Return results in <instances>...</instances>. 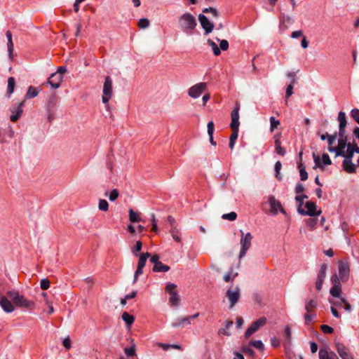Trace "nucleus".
<instances>
[{
    "mask_svg": "<svg viewBox=\"0 0 359 359\" xmlns=\"http://www.w3.org/2000/svg\"><path fill=\"white\" fill-rule=\"evenodd\" d=\"M178 25L182 32L187 34H192L197 26V21L192 14L185 13L180 16Z\"/></svg>",
    "mask_w": 359,
    "mask_h": 359,
    "instance_id": "obj_1",
    "label": "nucleus"
},
{
    "mask_svg": "<svg viewBox=\"0 0 359 359\" xmlns=\"http://www.w3.org/2000/svg\"><path fill=\"white\" fill-rule=\"evenodd\" d=\"M6 294L12 299L16 306L28 309H32L34 307V302L33 301L26 299L23 295L20 294L18 291L9 290Z\"/></svg>",
    "mask_w": 359,
    "mask_h": 359,
    "instance_id": "obj_2",
    "label": "nucleus"
},
{
    "mask_svg": "<svg viewBox=\"0 0 359 359\" xmlns=\"http://www.w3.org/2000/svg\"><path fill=\"white\" fill-rule=\"evenodd\" d=\"M57 97L55 94H52L48 97L46 104V112L49 123L55 118V114L57 109Z\"/></svg>",
    "mask_w": 359,
    "mask_h": 359,
    "instance_id": "obj_3",
    "label": "nucleus"
},
{
    "mask_svg": "<svg viewBox=\"0 0 359 359\" xmlns=\"http://www.w3.org/2000/svg\"><path fill=\"white\" fill-rule=\"evenodd\" d=\"M240 233H241V241H240L241 248L238 258H239V259H241L242 258H243L245 256L248 250L250 248L251 242H252L253 237L250 232H248L247 233H244V232L242 230H240Z\"/></svg>",
    "mask_w": 359,
    "mask_h": 359,
    "instance_id": "obj_4",
    "label": "nucleus"
},
{
    "mask_svg": "<svg viewBox=\"0 0 359 359\" xmlns=\"http://www.w3.org/2000/svg\"><path fill=\"white\" fill-rule=\"evenodd\" d=\"M305 208H306V210L303 208H297V212L301 215H308L310 217H317L322 212L320 210H316L317 205L313 201H306L305 203Z\"/></svg>",
    "mask_w": 359,
    "mask_h": 359,
    "instance_id": "obj_5",
    "label": "nucleus"
},
{
    "mask_svg": "<svg viewBox=\"0 0 359 359\" xmlns=\"http://www.w3.org/2000/svg\"><path fill=\"white\" fill-rule=\"evenodd\" d=\"M113 88H112V79L109 76H107L104 79L102 101L104 104H108L109 101L112 97Z\"/></svg>",
    "mask_w": 359,
    "mask_h": 359,
    "instance_id": "obj_6",
    "label": "nucleus"
},
{
    "mask_svg": "<svg viewBox=\"0 0 359 359\" xmlns=\"http://www.w3.org/2000/svg\"><path fill=\"white\" fill-rule=\"evenodd\" d=\"M177 285L168 283L165 286V292L170 294L169 302L172 306H177L180 302V297L178 293L175 290Z\"/></svg>",
    "mask_w": 359,
    "mask_h": 359,
    "instance_id": "obj_7",
    "label": "nucleus"
},
{
    "mask_svg": "<svg viewBox=\"0 0 359 359\" xmlns=\"http://www.w3.org/2000/svg\"><path fill=\"white\" fill-rule=\"evenodd\" d=\"M339 276L342 282H346L349 276L350 268L348 262L346 260L341 259L339 261Z\"/></svg>",
    "mask_w": 359,
    "mask_h": 359,
    "instance_id": "obj_8",
    "label": "nucleus"
},
{
    "mask_svg": "<svg viewBox=\"0 0 359 359\" xmlns=\"http://www.w3.org/2000/svg\"><path fill=\"white\" fill-rule=\"evenodd\" d=\"M313 158L315 163V166L313 169L317 168L323 169L325 165H329L332 164V161L329 156V155L326 153H324L322 155V163L320 162V158L319 156L316 155L315 153L313 154Z\"/></svg>",
    "mask_w": 359,
    "mask_h": 359,
    "instance_id": "obj_9",
    "label": "nucleus"
},
{
    "mask_svg": "<svg viewBox=\"0 0 359 359\" xmlns=\"http://www.w3.org/2000/svg\"><path fill=\"white\" fill-rule=\"evenodd\" d=\"M269 203L271 208V212L273 215H277L278 211H280L281 213L284 215L286 214V211L282 207L281 203L276 200L274 196H269Z\"/></svg>",
    "mask_w": 359,
    "mask_h": 359,
    "instance_id": "obj_10",
    "label": "nucleus"
},
{
    "mask_svg": "<svg viewBox=\"0 0 359 359\" xmlns=\"http://www.w3.org/2000/svg\"><path fill=\"white\" fill-rule=\"evenodd\" d=\"M198 21L205 31V34L208 35L214 29V23L210 22L209 19L203 13L198 15Z\"/></svg>",
    "mask_w": 359,
    "mask_h": 359,
    "instance_id": "obj_11",
    "label": "nucleus"
},
{
    "mask_svg": "<svg viewBox=\"0 0 359 359\" xmlns=\"http://www.w3.org/2000/svg\"><path fill=\"white\" fill-rule=\"evenodd\" d=\"M226 297L230 301L229 308H233L235 306V304L238 302L241 297L239 287L236 286L234 290H231L230 288L228 289L226 292Z\"/></svg>",
    "mask_w": 359,
    "mask_h": 359,
    "instance_id": "obj_12",
    "label": "nucleus"
},
{
    "mask_svg": "<svg viewBox=\"0 0 359 359\" xmlns=\"http://www.w3.org/2000/svg\"><path fill=\"white\" fill-rule=\"evenodd\" d=\"M207 84L205 82H201L189 89L188 94L192 98H198L201 96L203 90L206 88Z\"/></svg>",
    "mask_w": 359,
    "mask_h": 359,
    "instance_id": "obj_13",
    "label": "nucleus"
},
{
    "mask_svg": "<svg viewBox=\"0 0 359 359\" xmlns=\"http://www.w3.org/2000/svg\"><path fill=\"white\" fill-rule=\"evenodd\" d=\"M334 346L341 359H353L352 355L349 352L348 348L345 345L340 342L335 341Z\"/></svg>",
    "mask_w": 359,
    "mask_h": 359,
    "instance_id": "obj_14",
    "label": "nucleus"
},
{
    "mask_svg": "<svg viewBox=\"0 0 359 359\" xmlns=\"http://www.w3.org/2000/svg\"><path fill=\"white\" fill-rule=\"evenodd\" d=\"M359 148L358 147L355 143H353L352 144H349L346 150H342V152H339L340 156L344 158V160H350L353 157L354 153L359 154L358 151Z\"/></svg>",
    "mask_w": 359,
    "mask_h": 359,
    "instance_id": "obj_15",
    "label": "nucleus"
},
{
    "mask_svg": "<svg viewBox=\"0 0 359 359\" xmlns=\"http://www.w3.org/2000/svg\"><path fill=\"white\" fill-rule=\"evenodd\" d=\"M239 110H240V104L237 102L235 104L233 109L231 113V121L230 123L231 128H238L240 122H239Z\"/></svg>",
    "mask_w": 359,
    "mask_h": 359,
    "instance_id": "obj_16",
    "label": "nucleus"
},
{
    "mask_svg": "<svg viewBox=\"0 0 359 359\" xmlns=\"http://www.w3.org/2000/svg\"><path fill=\"white\" fill-rule=\"evenodd\" d=\"M63 76H60L59 73H53L48 79V83L52 88L57 89L60 86Z\"/></svg>",
    "mask_w": 359,
    "mask_h": 359,
    "instance_id": "obj_17",
    "label": "nucleus"
},
{
    "mask_svg": "<svg viewBox=\"0 0 359 359\" xmlns=\"http://www.w3.org/2000/svg\"><path fill=\"white\" fill-rule=\"evenodd\" d=\"M25 102H22L19 103L16 107H13L11 108V111L12 115L10 117V119L12 122H16L22 116L23 112L22 107L24 106Z\"/></svg>",
    "mask_w": 359,
    "mask_h": 359,
    "instance_id": "obj_18",
    "label": "nucleus"
},
{
    "mask_svg": "<svg viewBox=\"0 0 359 359\" xmlns=\"http://www.w3.org/2000/svg\"><path fill=\"white\" fill-rule=\"evenodd\" d=\"M0 306L6 313H11L14 311V306L5 296L1 297Z\"/></svg>",
    "mask_w": 359,
    "mask_h": 359,
    "instance_id": "obj_19",
    "label": "nucleus"
},
{
    "mask_svg": "<svg viewBox=\"0 0 359 359\" xmlns=\"http://www.w3.org/2000/svg\"><path fill=\"white\" fill-rule=\"evenodd\" d=\"M14 135V131L11 128L8 127L5 129L0 130V142L1 143H6L7 142V137L12 138Z\"/></svg>",
    "mask_w": 359,
    "mask_h": 359,
    "instance_id": "obj_20",
    "label": "nucleus"
},
{
    "mask_svg": "<svg viewBox=\"0 0 359 359\" xmlns=\"http://www.w3.org/2000/svg\"><path fill=\"white\" fill-rule=\"evenodd\" d=\"M6 38H7V40H8L7 48H8V57H9L10 60H12L13 59L14 45H13V43L11 32L8 30L6 32Z\"/></svg>",
    "mask_w": 359,
    "mask_h": 359,
    "instance_id": "obj_21",
    "label": "nucleus"
},
{
    "mask_svg": "<svg viewBox=\"0 0 359 359\" xmlns=\"http://www.w3.org/2000/svg\"><path fill=\"white\" fill-rule=\"evenodd\" d=\"M285 23L291 25L293 23V20L289 15H286L284 13H281L280 17V25H279V27L280 29L285 30V29H287V25H285Z\"/></svg>",
    "mask_w": 359,
    "mask_h": 359,
    "instance_id": "obj_22",
    "label": "nucleus"
},
{
    "mask_svg": "<svg viewBox=\"0 0 359 359\" xmlns=\"http://www.w3.org/2000/svg\"><path fill=\"white\" fill-rule=\"evenodd\" d=\"M343 169L348 173H354L356 171V165L352 162V159L344 160Z\"/></svg>",
    "mask_w": 359,
    "mask_h": 359,
    "instance_id": "obj_23",
    "label": "nucleus"
},
{
    "mask_svg": "<svg viewBox=\"0 0 359 359\" xmlns=\"http://www.w3.org/2000/svg\"><path fill=\"white\" fill-rule=\"evenodd\" d=\"M280 136V133L276 135V140H275V149L277 154L284 156L286 154V150L281 147V142L279 140V137Z\"/></svg>",
    "mask_w": 359,
    "mask_h": 359,
    "instance_id": "obj_24",
    "label": "nucleus"
},
{
    "mask_svg": "<svg viewBox=\"0 0 359 359\" xmlns=\"http://www.w3.org/2000/svg\"><path fill=\"white\" fill-rule=\"evenodd\" d=\"M190 324L191 322L189 321L187 316H186L184 318H178L175 319V321L172 323L171 325L173 327H184Z\"/></svg>",
    "mask_w": 359,
    "mask_h": 359,
    "instance_id": "obj_25",
    "label": "nucleus"
},
{
    "mask_svg": "<svg viewBox=\"0 0 359 359\" xmlns=\"http://www.w3.org/2000/svg\"><path fill=\"white\" fill-rule=\"evenodd\" d=\"M15 87V80L14 77H9L8 79V86H7V92L6 97L10 98L12 93L14 92Z\"/></svg>",
    "mask_w": 359,
    "mask_h": 359,
    "instance_id": "obj_26",
    "label": "nucleus"
},
{
    "mask_svg": "<svg viewBox=\"0 0 359 359\" xmlns=\"http://www.w3.org/2000/svg\"><path fill=\"white\" fill-rule=\"evenodd\" d=\"M267 319L266 317H261L257 320L252 323L250 326L257 332L261 327L266 324Z\"/></svg>",
    "mask_w": 359,
    "mask_h": 359,
    "instance_id": "obj_27",
    "label": "nucleus"
},
{
    "mask_svg": "<svg viewBox=\"0 0 359 359\" xmlns=\"http://www.w3.org/2000/svg\"><path fill=\"white\" fill-rule=\"evenodd\" d=\"M123 320L126 323V327L130 328V326L135 321V318L133 316L129 314L128 312L125 311L123 313L121 316Z\"/></svg>",
    "mask_w": 359,
    "mask_h": 359,
    "instance_id": "obj_28",
    "label": "nucleus"
},
{
    "mask_svg": "<svg viewBox=\"0 0 359 359\" xmlns=\"http://www.w3.org/2000/svg\"><path fill=\"white\" fill-rule=\"evenodd\" d=\"M233 323L232 320H226L224 323V327H222L218 330L219 334H223L226 336H230L231 333L227 331L228 329H229L232 325Z\"/></svg>",
    "mask_w": 359,
    "mask_h": 359,
    "instance_id": "obj_29",
    "label": "nucleus"
},
{
    "mask_svg": "<svg viewBox=\"0 0 359 359\" xmlns=\"http://www.w3.org/2000/svg\"><path fill=\"white\" fill-rule=\"evenodd\" d=\"M129 213V219L132 223H136L142 221V218L140 216V213L138 212L134 211L133 209H130L128 211Z\"/></svg>",
    "mask_w": 359,
    "mask_h": 359,
    "instance_id": "obj_30",
    "label": "nucleus"
},
{
    "mask_svg": "<svg viewBox=\"0 0 359 359\" xmlns=\"http://www.w3.org/2000/svg\"><path fill=\"white\" fill-rule=\"evenodd\" d=\"M284 332H285L284 337H285V342L284 344V346H285V347H286L287 346H290V344H291V339H292L291 329H290L289 325H285V326Z\"/></svg>",
    "mask_w": 359,
    "mask_h": 359,
    "instance_id": "obj_31",
    "label": "nucleus"
},
{
    "mask_svg": "<svg viewBox=\"0 0 359 359\" xmlns=\"http://www.w3.org/2000/svg\"><path fill=\"white\" fill-rule=\"evenodd\" d=\"M170 269V267L169 266L163 264L161 261L156 266H153V271L154 272H167Z\"/></svg>",
    "mask_w": 359,
    "mask_h": 359,
    "instance_id": "obj_32",
    "label": "nucleus"
},
{
    "mask_svg": "<svg viewBox=\"0 0 359 359\" xmlns=\"http://www.w3.org/2000/svg\"><path fill=\"white\" fill-rule=\"evenodd\" d=\"M138 257L139 260L137 263V266L144 267L147 259L151 257V254L149 252L141 253L140 255H138Z\"/></svg>",
    "mask_w": 359,
    "mask_h": 359,
    "instance_id": "obj_33",
    "label": "nucleus"
},
{
    "mask_svg": "<svg viewBox=\"0 0 359 359\" xmlns=\"http://www.w3.org/2000/svg\"><path fill=\"white\" fill-rule=\"evenodd\" d=\"M39 94V90L36 89V88L32 86H30L28 89H27V91L25 94V99L28 100V99H31V98H34L35 97H36Z\"/></svg>",
    "mask_w": 359,
    "mask_h": 359,
    "instance_id": "obj_34",
    "label": "nucleus"
},
{
    "mask_svg": "<svg viewBox=\"0 0 359 359\" xmlns=\"http://www.w3.org/2000/svg\"><path fill=\"white\" fill-rule=\"evenodd\" d=\"M132 345L130 347H126L124 348V353L128 357H133L136 355L135 344L133 340L131 339Z\"/></svg>",
    "mask_w": 359,
    "mask_h": 359,
    "instance_id": "obj_35",
    "label": "nucleus"
},
{
    "mask_svg": "<svg viewBox=\"0 0 359 359\" xmlns=\"http://www.w3.org/2000/svg\"><path fill=\"white\" fill-rule=\"evenodd\" d=\"M341 286L339 285L332 286L330 290V294L335 298L341 297Z\"/></svg>",
    "mask_w": 359,
    "mask_h": 359,
    "instance_id": "obj_36",
    "label": "nucleus"
},
{
    "mask_svg": "<svg viewBox=\"0 0 359 359\" xmlns=\"http://www.w3.org/2000/svg\"><path fill=\"white\" fill-rule=\"evenodd\" d=\"M298 168L299 169L300 180L302 181L306 180L308 179V172H306V168L303 165L302 162L298 163Z\"/></svg>",
    "mask_w": 359,
    "mask_h": 359,
    "instance_id": "obj_37",
    "label": "nucleus"
},
{
    "mask_svg": "<svg viewBox=\"0 0 359 359\" xmlns=\"http://www.w3.org/2000/svg\"><path fill=\"white\" fill-rule=\"evenodd\" d=\"M327 270V264L325 263H323L320 266V271H318V273L317 279L325 280V279L326 278Z\"/></svg>",
    "mask_w": 359,
    "mask_h": 359,
    "instance_id": "obj_38",
    "label": "nucleus"
},
{
    "mask_svg": "<svg viewBox=\"0 0 359 359\" xmlns=\"http://www.w3.org/2000/svg\"><path fill=\"white\" fill-rule=\"evenodd\" d=\"M339 127H345L347 126L346 114L344 111H339L338 114Z\"/></svg>",
    "mask_w": 359,
    "mask_h": 359,
    "instance_id": "obj_39",
    "label": "nucleus"
},
{
    "mask_svg": "<svg viewBox=\"0 0 359 359\" xmlns=\"http://www.w3.org/2000/svg\"><path fill=\"white\" fill-rule=\"evenodd\" d=\"M353 143V142H348V137L338 139V147L341 150H344L345 148H348V145L352 144Z\"/></svg>",
    "mask_w": 359,
    "mask_h": 359,
    "instance_id": "obj_40",
    "label": "nucleus"
},
{
    "mask_svg": "<svg viewBox=\"0 0 359 359\" xmlns=\"http://www.w3.org/2000/svg\"><path fill=\"white\" fill-rule=\"evenodd\" d=\"M142 248V242L140 241H136L134 247L132 248L131 252L135 257H138V255L141 254V253H140V252L141 251Z\"/></svg>",
    "mask_w": 359,
    "mask_h": 359,
    "instance_id": "obj_41",
    "label": "nucleus"
},
{
    "mask_svg": "<svg viewBox=\"0 0 359 359\" xmlns=\"http://www.w3.org/2000/svg\"><path fill=\"white\" fill-rule=\"evenodd\" d=\"M207 43L212 48V52L215 55L218 56L220 55V48L212 40L208 39Z\"/></svg>",
    "mask_w": 359,
    "mask_h": 359,
    "instance_id": "obj_42",
    "label": "nucleus"
},
{
    "mask_svg": "<svg viewBox=\"0 0 359 359\" xmlns=\"http://www.w3.org/2000/svg\"><path fill=\"white\" fill-rule=\"evenodd\" d=\"M249 346H253L259 351H263L264 349V345L262 340L250 341Z\"/></svg>",
    "mask_w": 359,
    "mask_h": 359,
    "instance_id": "obj_43",
    "label": "nucleus"
},
{
    "mask_svg": "<svg viewBox=\"0 0 359 359\" xmlns=\"http://www.w3.org/2000/svg\"><path fill=\"white\" fill-rule=\"evenodd\" d=\"M282 168V164L280 163V161H278L277 162H276L275 163V165H274V170H275V176L276 177L278 180H282V176L280 173V170Z\"/></svg>",
    "mask_w": 359,
    "mask_h": 359,
    "instance_id": "obj_44",
    "label": "nucleus"
},
{
    "mask_svg": "<svg viewBox=\"0 0 359 359\" xmlns=\"http://www.w3.org/2000/svg\"><path fill=\"white\" fill-rule=\"evenodd\" d=\"M317 306V302L314 299L306 300L305 302V310L307 312H310L311 308H316Z\"/></svg>",
    "mask_w": 359,
    "mask_h": 359,
    "instance_id": "obj_45",
    "label": "nucleus"
},
{
    "mask_svg": "<svg viewBox=\"0 0 359 359\" xmlns=\"http://www.w3.org/2000/svg\"><path fill=\"white\" fill-rule=\"evenodd\" d=\"M330 280L332 284V286H336V285L341 286V280L340 279L339 276H338L335 272L334 273H332Z\"/></svg>",
    "mask_w": 359,
    "mask_h": 359,
    "instance_id": "obj_46",
    "label": "nucleus"
},
{
    "mask_svg": "<svg viewBox=\"0 0 359 359\" xmlns=\"http://www.w3.org/2000/svg\"><path fill=\"white\" fill-rule=\"evenodd\" d=\"M203 13H212V16L215 18H218L219 17V12L217 11V10L213 7H208V8H205L203 10Z\"/></svg>",
    "mask_w": 359,
    "mask_h": 359,
    "instance_id": "obj_47",
    "label": "nucleus"
},
{
    "mask_svg": "<svg viewBox=\"0 0 359 359\" xmlns=\"http://www.w3.org/2000/svg\"><path fill=\"white\" fill-rule=\"evenodd\" d=\"M222 218L229 221H234L237 218V214L235 212H231L229 213L223 214Z\"/></svg>",
    "mask_w": 359,
    "mask_h": 359,
    "instance_id": "obj_48",
    "label": "nucleus"
},
{
    "mask_svg": "<svg viewBox=\"0 0 359 359\" xmlns=\"http://www.w3.org/2000/svg\"><path fill=\"white\" fill-rule=\"evenodd\" d=\"M170 233L172 234V238L176 241V242H181V238L180 236L178 235V229H177L176 226H172L171 230H170Z\"/></svg>",
    "mask_w": 359,
    "mask_h": 359,
    "instance_id": "obj_49",
    "label": "nucleus"
},
{
    "mask_svg": "<svg viewBox=\"0 0 359 359\" xmlns=\"http://www.w3.org/2000/svg\"><path fill=\"white\" fill-rule=\"evenodd\" d=\"M308 196L306 194L302 195H297L295 196V200L299 203L297 208H302V205L304 204V200L307 199Z\"/></svg>",
    "mask_w": 359,
    "mask_h": 359,
    "instance_id": "obj_50",
    "label": "nucleus"
},
{
    "mask_svg": "<svg viewBox=\"0 0 359 359\" xmlns=\"http://www.w3.org/2000/svg\"><path fill=\"white\" fill-rule=\"evenodd\" d=\"M270 121V130L273 131L275 128H276L280 125V121L276 119L275 117L271 116L269 119Z\"/></svg>",
    "mask_w": 359,
    "mask_h": 359,
    "instance_id": "obj_51",
    "label": "nucleus"
},
{
    "mask_svg": "<svg viewBox=\"0 0 359 359\" xmlns=\"http://www.w3.org/2000/svg\"><path fill=\"white\" fill-rule=\"evenodd\" d=\"M98 207L100 210L107 211L109 208V203L104 199H100Z\"/></svg>",
    "mask_w": 359,
    "mask_h": 359,
    "instance_id": "obj_52",
    "label": "nucleus"
},
{
    "mask_svg": "<svg viewBox=\"0 0 359 359\" xmlns=\"http://www.w3.org/2000/svg\"><path fill=\"white\" fill-rule=\"evenodd\" d=\"M241 351L243 353H245V354L249 355L251 357H255V352L254 351L253 349H252L250 348V346H242L241 347Z\"/></svg>",
    "mask_w": 359,
    "mask_h": 359,
    "instance_id": "obj_53",
    "label": "nucleus"
},
{
    "mask_svg": "<svg viewBox=\"0 0 359 359\" xmlns=\"http://www.w3.org/2000/svg\"><path fill=\"white\" fill-rule=\"evenodd\" d=\"M149 20L147 18H141L138 22V26L141 29H145L149 26Z\"/></svg>",
    "mask_w": 359,
    "mask_h": 359,
    "instance_id": "obj_54",
    "label": "nucleus"
},
{
    "mask_svg": "<svg viewBox=\"0 0 359 359\" xmlns=\"http://www.w3.org/2000/svg\"><path fill=\"white\" fill-rule=\"evenodd\" d=\"M217 40L219 42V48L220 50H226L229 48V42L226 39L220 40L217 38Z\"/></svg>",
    "mask_w": 359,
    "mask_h": 359,
    "instance_id": "obj_55",
    "label": "nucleus"
},
{
    "mask_svg": "<svg viewBox=\"0 0 359 359\" xmlns=\"http://www.w3.org/2000/svg\"><path fill=\"white\" fill-rule=\"evenodd\" d=\"M143 269H144V267L137 266V269L134 273V278L133 280V284H135L137 280L138 276L143 273Z\"/></svg>",
    "mask_w": 359,
    "mask_h": 359,
    "instance_id": "obj_56",
    "label": "nucleus"
},
{
    "mask_svg": "<svg viewBox=\"0 0 359 359\" xmlns=\"http://www.w3.org/2000/svg\"><path fill=\"white\" fill-rule=\"evenodd\" d=\"M118 196H119L118 191L116 189H114L109 193V199L111 201H115L118 198Z\"/></svg>",
    "mask_w": 359,
    "mask_h": 359,
    "instance_id": "obj_57",
    "label": "nucleus"
},
{
    "mask_svg": "<svg viewBox=\"0 0 359 359\" xmlns=\"http://www.w3.org/2000/svg\"><path fill=\"white\" fill-rule=\"evenodd\" d=\"M318 223L317 218H309L306 220V224L310 227L311 230H313Z\"/></svg>",
    "mask_w": 359,
    "mask_h": 359,
    "instance_id": "obj_58",
    "label": "nucleus"
},
{
    "mask_svg": "<svg viewBox=\"0 0 359 359\" xmlns=\"http://www.w3.org/2000/svg\"><path fill=\"white\" fill-rule=\"evenodd\" d=\"M296 74L295 72H289L287 73V76L290 79V83L292 85H294L297 83V79H296Z\"/></svg>",
    "mask_w": 359,
    "mask_h": 359,
    "instance_id": "obj_59",
    "label": "nucleus"
},
{
    "mask_svg": "<svg viewBox=\"0 0 359 359\" xmlns=\"http://www.w3.org/2000/svg\"><path fill=\"white\" fill-rule=\"evenodd\" d=\"M351 116L353 119H354L357 123L359 124V109H353L351 111Z\"/></svg>",
    "mask_w": 359,
    "mask_h": 359,
    "instance_id": "obj_60",
    "label": "nucleus"
},
{
    "mask_svg": "<svg viewBox=\"0 0 359 359\" xmlns=\"http://www.w3.org/2000/svg\"><path fill=\"white\" fill-rule=\"evenodd\" d=\"M320 330L325 334H332L334 332L333 327L327 325H322L320 326Z\"/></svg>",
    "mask_w": 359,
    "mask_h": 359,
    "instance_id": "obj_61",
    "label": "nucleus"
},
{
    "mask_svg": "<svg viewBox=\"0 0 359 359\" xmlns=\"http://www.w3.org/2000/svg\"><path fill=\"white\" fill-rule=\"evenodd\" d=\"M40 286L42 290H46L50 287V281L47 278L41 279Z\"/></svg>",
    "mask_w": 359,
    "mask_h": 359,
    "instance_id": "obj_62",
    "label": "nucleus"
},
{
    "mask_svg": "<svg viewBox=\"0 0 359 359\" xmlns=\"http://www.w3.org/2000/svg\"><path fill=\"white\" fill-rule=\"evenodd\" d=\"M319 359H329L328 351L326 349L320 348L318 353Z\"/></svg>",
    "mask_w": 359,
    "mask_h": 359,
    "instance_id": "obj_63",
    "label": "nucleus"
},
{
    "mask_svg": "<svg viewBox=\"0 0 359 359\" xmlns=\"http://www.w3.org/2000/svg\"><path fill=\"white\" fill-rule=\"evenodd\" d=\"M305 190L304 186L302 183H297L294 188V191L297 194L302 193Z\"/></svg>",
    "mask_w": 359,
    "mask_h": 359,
    "instance_id": "obj_64",
    "label": "nucleus"
}]
</instances>
